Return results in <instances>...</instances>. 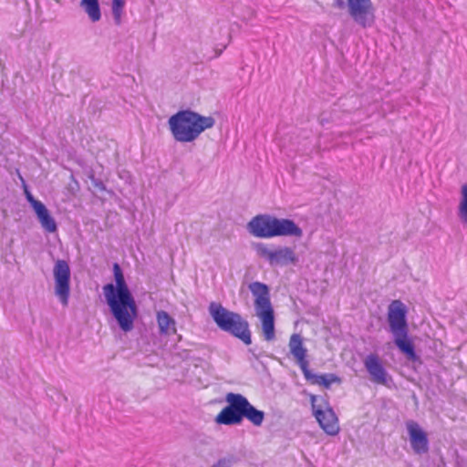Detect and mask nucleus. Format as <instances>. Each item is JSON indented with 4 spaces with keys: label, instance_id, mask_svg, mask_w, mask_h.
I'll return each instance as SVG.
<instances>
[{
    "label": "nucleus",
    "instance_id": "nucleus-1",
    "mask_svg": "<svg viewBox=\"0 0 467 467\" xmlns=\"http://www.w3.org/2000/svg\"><path fill=\"white\" fill-rule=\"evenodd\" d=\"M113 274L116 284L105 285L103 294L118 325L124 332H128L133 329L138 307L118 263L113 264Z\"/></svg>",
    "mask_w": 467,
    "mask_h": 467
},
{
    "label": "nucleus",
    "instance_id": "nucleus-2",
    "mask_svg": "<svg viewBox=\"0 0 467 467\" xmlns=\"http://www.w3.org/2000/svg\"><path fill=\"white\" fill-rule=\"evenodd\" d=\"M227 405L217 414L215 422L220 425H240L247 419L254 426H261L265 420V412L256 409L249 400L239 393H227Z\"/></svg>",
    "mask_w": 467,
    "mask_h": 467
},
{
    "label": "nucleus",
    "instance_id": "nucleus-3",
    "mask_svg": "<svg viewBox=\"0 0 467 467\" xmlns=\"http://www.w3.org/2000/svg\"><path fill=\"white\" fill-rule=\"evenodd\" d=\"M212 116H202L187 109L178 111L169 119V126L173 138L180 142H192L207 129L214 126Z\"/></svg>",
    "mask_w": 467,
    "mask_h": 467
},
{
    "label": "nucleus",
    "instance_id": "nucleus-4",
    "mask_svg": "<svg viewBox=\"0 0 467 467\" xmlns=\"http://www.w3.org/2000/svg\"><path fill=\"white\" fill-rule=\"evenodd\" d=\"M209 313L221 330L239 338L247 346L251 345L249 323L239 313L230 311L215 302L210 304Z\"/></svg>",
    "mask_w": 467,
    "mask_h": 467
},
{
    "label": "nucleus",
    "instance_id": "nucleus-5",
    "mask_svg": "<svg viewBox=\"0 0 467 467\" xmlns=\"http://www.w3.org/2000/svg\"><path fill=\"white\" fill-rule=\"evenodd\" d=\"M254 302L255 316L262 322L264 338L272 341L275 337V311L271 303L270 288L267 285L255 281L248 285Z\"/></svg>",
    "mask_w": 467,
    "mask_h": 467
},
{
    "label": "nucleus",
    "instance_id": "nucleus-6",
    "mask_svg": "<svg viewBox=\"0 0 467 467\" xmlns=\"http://www.w3.org/2000/svg\"><path fill=\"white\" fill-rule=\"evenodd\" d=\"M406 314L405 305L400 300H394L389 306L387 320L393 342L399 350H414V342L409 336Z\"/></svg>",
    "mask_w": 467,
    "mask_h": 467
},
{
    "label": "nucleus",
    "instance_id": "nucleus-7",
    "mask_svg": "<svg viewBox=\"0 0 467 467\" xmlns=\"http://www.w3.org/2000/svg\"><path fill=\"white\" fill-rule=\"evenodd\" d=\"M55 294L63 306H67L69 297L70 268L67 261L58 259L53 269Z\"/></svg>",
    "mask_w": 467,
    "mask_h": 467
},
{
    "label": "nucleus",
    "instance_id": "nucleus-8",
    "mask_svg": "<svg viewBox=\"0 0 467 467\" xmlns=\"http://www.w3.org/2000/svg\"><path fill=\"white\" fill-rule=\"evenodd\" d=\"M348 13L354 22L363 28L375 21L374 7L370 0H347Z\"/></svg>",
    "mask_w": 467,
    "mask_h": 467
},
{
    "label": "nucleus",
    "instance_id": "nucleus-9",
    "mask_svg": "<svg viewBox=\"0 0 467 467\" xmlns=\"http://www.w3.org/2000/svg\"><path fill=\"white\" fill-rule=\"evenodd\" d=\"M317 401L318 399L316 396L311 397L314 416L326 433L332 436L337 435L339 431V425L335 412L328 406L323 409L321 404L317 403Z\"/></svg>",
    "mask_w": 467,
    "mask_h": 467
},
{
    "label": "nucleus",
    "instance_id": "nucleus-10",
    "mask_svg": "<svg viewBox=\"0 0 467 467\" xmlns=\"http://www.w3.org/2000/svg\"><path fill=\"white\" fill-rule=\"evenodd\" d=\"M296 359V364L299 366L302 370L306 379L309 381L311 384H317L319 386H324L328 389L333 383L339 382V379L334 374H323L317 375L314 374L308 368V361L306 358V352H291Z\"/></svg>",
    "mask_w": 467,
    "mask_h": 467
},
{
    "label": "nucleus",
    "instance_id": "nucleus-11",
    "mask_svg": "<svg viewBox=\"0 0 467 467\" xmlns=\"http://www.w3.org/2000/svg\"><path fill=\"white\" fill-rule=\"evenodd\" d=\"M363 363L373 383L389 387L392 383V378L384 368L380 358L375 353H370L367 356Z\"/></svg>",
    "mask_w": 467,
    "mask_h": 467
},
{
    "label": "nucleus",
    "instance_id": "nucleus-12",
    "mask_svg": "<svg viewBox=\"0 0 467 467\" xmlns=\"http://www.w3.org/2000/svg\"><path fill=\"white\" fill-rule=\"evenodd\" d=\"M410 447L415 454L422 455L429 451V439L427 433L414 420L406 422Z\"/></svg>",
    "mask_w": 467,
    "mask_h": 467
},
{
    "label": "nucleus",
    "instance_id": "nucleus-13",
    "mask_svg": "<svg viewBox=\"0 0 467 467\" xmlns=\"http://www.w3.org/2000/svg\"><path fill=\"white\" fill-rule=\"evenodd\" d=\"M273 218L269 214H259L254 216L248 223V232L255 237H273Z\"/></svg>",
    "mask_w": 467,
    "mask_h": 467
},
{
    "label": "nucleus",
    "instance_id": "nucleus-14",
    "mask_svg": "<svg viewBox=\"0 0 467 467\" xmlns=\"http://www.w3.org/2000/svg\"><path fill=\"white\" fill-rule=\"evenodd\" d=\"M303 230L293 221L286 218H273V237L292 236L300 238Z\"/></svg>",
    "mask_w": 467,
    "mask_h": 467
},
{
    "label": "nucleus",
    "instance_id": "nucleus-15",
    "mask_svg": "<svg viewBox=\"0 0 467 467\" xmlns=\"http://www.w3.org/2000/svg\"><path fill=\"white\" fill-rule=\"evenodd\" d=\"M41 226L48 233L57 231V223L54 218L50 215L49 211L42 202L34 203L33 207Z\"/></svg>",
    "mask_w": 467,
    "mask_h": 467
},
{
    "label": "nucleus",
    "instance_id": "nucleus-16",
    "mask_svg": "<svg viewBox=\"0 0 467 467\" xmlns=\"http://www.w3.org/2000/svg\"><path fill=\"white\" fill-rule=\"evenodd\" d=\"M296 262L297 257L294 250L285 246L274 250L271 265H286L288 264H296Z\"/></svg>",
    "mask_w": 467,
    "mask_h": 467
},
{
    "label": "nucleus",
    "instance_id": "nucleus-17",
    "mask_svg": "<svg viewBox=\"0 0 467 467\" xmlns=\"http://www.w3.org/2000/svg\"><path fill=\"white\" fill-rule=\"evenodd\" d=\"M157 321L160 331L167 335H171L177 339H181V336L176 334L175 321L174 319L165 311H159L157 313Z\"/></svg>",
    "mask_w": 467,
    "mask_h": 467
},
{
    "label": "nucleus",
    "instance_id": "nucleus-18",
    "mask_svg": "<svg viewBox=\"0 0 467 467\" xmlns=\"http://www.w3.org/2000/svg\"><path fill=\"white\" fill-rule=\"evenodd\" d=\"M80 6L92 22H98L101 18L99 0H81Z\"/></svg>",
    "mask_w": 467,
    "mask_h": 467
},
{
    "label": "nucleus",
    "instance_id": "nucleus-19",
    "mask_svg": "<svg viewBox=\"0 0 467 467\" xmlns=\"http://www.w3.org/2000/svg\"><path fill=\"white\" fill-rule=\"evenodd\" d=\"M461 200L458 206V216L460 221L467 226V184H463L461 190Z\"/></svg>",
    "mask_w": 467,
    "mask_h": 467
},
{
    "label": "nucleus",
    "instance_id": "nucleus-20",
    "mask_svg": "<svg viewBox=\"0 0 467 467\" xmlns=\"http://www.w3.org/2000/svg\"><path fill=\"white\" fill-rule=\"evenodd\" d=\"M125 0H112L111 12L114 22L117 26H119L121 24Z\"/></svg>",
    "mask_w": 467,
    "mask_h": 467
},
{
    "label": "nucleus",
    "instance_id": "nucleus-21",
    "mask_svg": "<svg viewBox=\"0 0 467 467\" xmlns=\"http://www.w3.org/2000/svg\"><path fill=\"white\" fill-rule=\"evenodd\" d=\"M254 249L259 256L267 259L269 264L271 265L274 251L268 249L267 246L262 243L255 244Z\"/></svg>",
    "mask_w": 467,
    "mask_h": 467
},
{
    "label": "nucleus",
    "instance_id": "nucleus-22",
    "mask_svg": "<svg viewBox=\"0 0 467 467\" xmlns=\"http://www.w3.org/2000/svg\"><path fill=\"white\" fill-rule=\"evenodd\" d=\"M290 350H306L302 345V337L298 334H293L289 340Z\"/></svg>",
    "mask_w": 467,
    "mask_h": 467
},
{
    "label": "nucleus",
    "instance_id": "nucleus-23",
    "mask_svg": "<svg viewBox=\"0 0 467 467\" xmlns=\"http://www.w3.org/2000/svg\"><path fill=\"white\" fill-rule=\"evenodd\" d=\"M236 462V458L233 455L219 459L212 467H232Z\"/></svg>",
    "mask_w": 467,
    "mask_h": 467
},
{
    "label": "nucleus",
    "instance_id": "nucleus-24",
    "mask_svg": "<svg viewBox=\"0 0 467 467\" xmlns=\"http://www.w3.org/2000/svg\"><path fill=\"white\" fill-rule=\"evenodd\" d=\"M89 179H90V181H91V184H92V186H93L96 190H98V191H99V192H103V191H105V190H106L105 184L103 183V182H102L101 180L95 178V176H94V175H91V176L89 177Z\"/></svg>",
    "mask_w": 467,
    "mask_h": 467
},
{
    "label": "nucleus",
    "instance_id": "nucleus-25",
    "mask_svg": "<svg viewBox=\"0 0 467 467\" xmlns=\"http://www.w3.org/2000/svg\"><path fill=\"white\" fill-rule=\"evenodd\" d=\"M443 347V343L440 339H430L428 348L431 350H436L437 348H441Z\"/></svg>",
    "mask_w": 467,
    "mask_h": 467
},
{
    "label": "nucleus",
    "instance_id": "nucleus-26",
    "mask_svg": "<svg viewBox=\"0 0 467 467\" xmlns=\"http://www.w3.org/2000/svg\"><path fill=\"white\" fill-rule=\"evenodd\" d=\"M158 352H152L151 354L148 355L146 357L147 361L145 362L146 365L152 366L153 362H155V359L158 358L157 355Z\"/></svg>",
    "mask_w": 467,
    "mask_h": 467
},
{
    "label": "nucleus",
    "instance_id": "nucleus-27",
    "mask_svg": "<svg viewBox=\"0 0 467 467\" xmlns=\"http://www.w3.org/2000/svg\"><path fill=\"white\" fill-rule=\"evenodd\" d=\"M25 192H26V200L30 202L32 207H34V203L41 202L40 201L36 200L27 190H26Z\"/></svg>",
    "mask_w": 467,
    "mask_h": 467
},
{
    "label": "nucleus",
    "instance_id": "nucleus-28",
    "mask_svg": "<svg viewBox=\"0 0 467 467\" xmlns=\"http://www.w3.org/2000/svg\"><path fill=\"white\" fill-rule=\"evenodd\" d=\"M333 6L343 9L346 6V2L344 0H335Z\"/></svg>",
    "mask_w": 467,
    "mask_h": 467
},
{
    "label": "nucleus",
    "instance_id": "nucleus-29",
    "mask_svg": "<svg viewBox=\"0 0 467 467\" xmlns=\"http://www.w3.org/2000/svg\"><path fill=\"white\" fill-rule=\"evenodd\" d=\"M403 353L406 354L407 358L409 360H416L418 358V355H417L418 352H403Z\"/></svg>",
    "mask_w": 467,
    "mask_h": 467
},
{
    "label": "nucleus",
    "instance_id": "nucleus-30",
    "mask_svg": "<svg viewBox=\"0 0 467 467\" xmlns=\"http://www.w3.org/2000/svg\"><path fill=\"white\" fill-rule=\"evenodd\" d=\"M163 354H165V356H174L176 358H180V353L179 352H171V351H168V352H162ZM164 358H166L167 357H163Z\"/></svg>",
    "mask_w": 467,
    "mask_h": 467
}]
</instances>
